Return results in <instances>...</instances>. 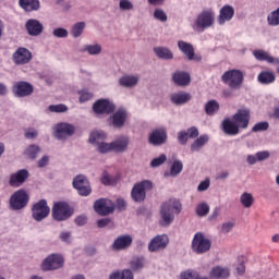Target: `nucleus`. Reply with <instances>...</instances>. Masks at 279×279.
Segmentation results:
<instances>
[{"label":"nucleus","mask_w":279,"mask_h":279,"mask_svg":"<svg viewBox=\"0 0 279 279\" xmlns=\"http://www.w3.org/2000/svg\"><path fill=\"white\" fill-rule=\"evenodd\" d=\"M182 213V203L175 198H171L161 205L160 215L165 226H169L175 218L174 215Z\"/></svg>","instance_id":"1"},{"label":"nucleus","mask_w":279,"mask_h":279,"mask_svg":"<svg viewBox=\"0 0 279 279\" xmlns=\"http://www.w3.org/2000/svg\"><path fill=\"white\" fill-rule=\"evenodd\" d=\"M75 209L68 202L59 201L52 206V219L54 221H66L73 217Z\"/></svg>","instance_id":"2"},{"label":"nucleus","mask_w":279,"mask_h":279,"mask_svg":"<svg viewBox=\"0 0 279 279\" xmlns=\"http://www.w3.org/2000/svg\"><path fill=\"white\" fill-rule=\"evenodd\" d=\"M154 184L149 180L135 183L131 191V198L137 204H143L147 199V191H151Z\"/></svg>","instance_id":"3"},{"label":"nucleus","mask_w":279,"mask_h":279,"mask_svg":"<svg viewBox=\"0 0 279 279\" xmlns=\"http://www.w3.org/2000/svg\"><path fill=\"white\" fill-rule=\"evenodd\" d=\"M243 80L244 76L241 70H229L221 76L223 84H227L231 90H240L241 86H243Z\"/></svg>","instance_id":"4"},{"label":"nucleus","mask_w":279,"mask_h":279,"mask_svg":"<svg viewBox=\"0 0 279 279\" xmlns=\"http://www.w3.org/2000/svg\"><path fill=\"white\" fill-rule=\"evenodd\" d=\"M191 247L194 254H206V252H210V247H213V241L206 238L203 232H197L192 240Z\"/></svg>","instance_id":"5"},{"label":"nucleus","mask_w":279,"mask_h":279,"mask_svg":"<svg viewBox=\"0 0 279 279\" xmlns=\"http://www.w3.org/2000/svg\"><path fill=\"white\" fill-rule=\"evenodd\" d=\"M215 25V11L213 9L203 10L196 17L195 27L196 29H208Z\"/></svg>","instance_id":"6"},{"label":"nucleus","mask_w":279,"mask_h":279,"mask_svg":"<svg viewBox=\"0 0 279 279\" xmlns=\"http://www.w3.org/2000/svg\"><path fill=\"white\" fill-rule=\"evenodd\" d=\"M62 267H64V257L56 253L46 257L41 263L43 271H56V269H62Z\"/></svg>","instance_id":"7"},{"label":"nucleus","mask_w":279,"mask_h":279,"mask_svg":"<svg viewBox=\"0 0 279 279\" xmlns=\"http://www.w3.org/2000/svg\"><path fill=\"white\" fill-rule=\"evenodd\" d=\"M29 204V194L25 190H19L10 198L12 210H23Z\"/></svg>","instance_id":"8"},{"label":"nucleus","mask_w":279,"mask_h":279,"mask_svg":"<svg viewBox=\"0 0 279 279\" xmlns=\"http://www.w3.org/2000/svg\"><path fill=\"white\" fill-rule=\"evenodd\" d=\"M49 213H51V208L47 204L46 199H40L32 207V217L35 221H43V219H47V217H49Z\"/></svg>","instance_id":"9"},{"label":"nucleus","mask_w":279,"mask_h":279,"mask_svg":"<svg viewBox=\"0 0 279 279\" xmlns=\"http://www.w3.org/2000/svg\"><path fill=\"white\" fill-rule=\"evenodd\" d=\"M72 184L74 189L77 190V193L78 195H81V197H88V195L93 193V189L90 187V182L88 181V178L84 177L83 174L74 178Z\"/></svg>","instance_id":"10"},{"label":"nucleus","mask_w":279,"mask_h":279,"mask_svg":"<svg viewBox=\"0 0 279 279\" xmlns=\"http://www.w3.org/2000/svg\"><path fill=\"white\" fill-rule=\"evenodd\" d=\"M32 51L25 47H19L12 54V60L16 66H23L32 62Z\"/></svg>","instance_id":"11"},{"label":"nucleus","mask_w":279,"mask_h":279,"mask_svg":"<svg viewBox=\"0 0 279 279\" xmlns=\"http://www.w3.org/2000/svg\"><path fill=\"white\" fill-rule=\"evenodd\" d=\"M252 112L247 108L239 109L232 117V120L235 122L236 126L240 130H247L250 125V119Z\"/></svg>","instance_id":"12"},{"label":"nucleus","mask_w":279,"mask_h":279,"mask_svg":"<svg viewBox=\"0 0 279 279\" xmlns=\"http://www.w3.org/2000/svg\"><path fill=\"white\" fill-rule=\"evenodd\" d=\"M114 110H117V106L108 99H98L93 105V112L95 114H112Z\"/></svg>","instance_id":"13"},{"label":"nucleus","mask_w":279,"mask_h":279,"mask_svg":"<svg viewBox=\"0 0 279 279\" xmlns=\"http://www.w3.org/2000/svg\"><path fill=\"white\" fill-rule=\"evenodd\" d=\"M74 134H75V126L73 124L62 122L57 124L56 126L54 136L59 141H66L69 136H73Z\"/></svg>","instance_id":"14"},{"label":"nucleus","mask_w":279,"mask_h":279,"mask_svg":"<svg viewBox=\"0 0 279 279\" xmlns=\"http://www.w3.org/2000/svg\"><path fill=\"white\" fill-rule=\"evenodd\" d=\"M12 93L15 97H29L34 93V85L20 81L13 85Z\"/></svg>","instance_id":"15"},{"label":"nucleus","mask_w":279,"mask_h":279,"mask_svg":"<svg viewBox=\"0 0 279 279\" xmlns=\"http://www.w3.org/2000/svg\"><path fill=\"white\" fill-rule=\"evenodd\" d=\"M178 48L181 52H183L187 60H194V62H202V56L195 54V48L192 46V44H189L184 40H179Z\"/></svg>","instance_id":"16"},{"label":"nucleus","mask_w":279,"mask_h":279,"mask_svg":"<svg viewBox=\"0 0 279 279\" xmlns=\"http://www.w3.org/2000/svg\"><path fill=\"white\" fill-rule=\"evenodd\" d=\"M167 245H169V236L167 234L156 235L148 243V251L162 252V250H167Z\"/></svg>","instance_id":"17"},{"label":"nucleus","mask_w":279,"mask_h":279,"mask_svg":"<svg viewBox=\"0 0 279 279\" xmlns=\"http://www.w3.org/2000/svg\"><path fill=\"white\" fill-rule=\"evenodd\" d=\"M94 210L97 215L106 217L107 215H112L114 213V205L108 203L106 198H99L94 203Z\"/></svg>","instance_id":"18"},{"label":"nucleus","mask_w":279,"mask_h":279,"mask_svg":"<svg viewBox=\"0 0 279 279\" xmlns=\"http://www.w3.org/2000/svg\"><path fill=\"white\" fill-rule=\"evenodd\" d=\"M27 178H29V171L27 169L17 170L15 173L10 175L9 184L14 189H19V186H23V184H25Z\"/></svg>","instance_id":"19"},{"label":"nucleus","mask_w":279,"mask_h":279,"mask_svg":"<svg viewBox=\"0 0 279 279\" xmlns=\"http://www.w3.org/2000/svg\"><path fill=\"white\" fill-rule=\"evenodd\" d=\"M167 138H168V136H167L166 129H163V128L155 129L149 134L148 143H150V145L160 146V145H165V143H167Z\"/></svg>","instance_id":"20"},{"label":"nucleus","mask_w":279,"mask_h":279,"mask_svg":"<svg viewBox=\"0 0 279 279\" xmlns=\"http://www.w3.org/2000/svg\"><path fill=\"white\" fill-rule=\"evenodd\" d=\"M113 128L121 129L128 121V111L125 109H118L110 118Z\"/></svg>","instance_id":"21"},{"label":"nucleus","mask_w":279,"mask_h":279,"mask_svg":"<svg viewBox=\"0 0 279 279\" xmlns=\"http://www.w3.org/2000/svg\"><path fill=\"white\" fill-rule=\"evenodd\" d=\"M231 19H234V7L226 4L219 11L218 23L219 25H226Z\"/></svg>","instance_id":"22"},{"label":"nucleus","mask_w":279,"mask_h":279,"mask_svg":"<svg viewBox=\"0 0 279 279\" xmlns=\"http://www.w3.org/2000/svg\"><path fill=\"white\" fill-rule=\"evenodd\" d=\"M199 136V131L195 126H191L187 131H180L178 133V142L180 145H186L189 138H197Z\"/></svg>","instance_id":"23"},{"label":"nucleus","mask_w":279,"mask_h":279,"mask_svg":"<svg viewBox=\"0 0 279 279\" xmlns=\"http://www.w3.org/2000/svg\"><path fill=\"white\" fill-rule=\"evenodd\" d=\"M26 31L28 32L29 36H40L45 26L38 20L31 19L26 22Z\"/></svg>","instance_id":"24"},{"label":"nucleus","mask_w":279,"mask_h":279,"mask_svg":"<svg viewBox=\"0 0 279 279\" xmlns=\"http://www.w3.org/2000/svg\"><path fill=\"white\" fill-rule=\"evenodd\" d=\"M172 82L177 86H189V84H191V74L184 71H175L172 74Z\"/></svg>","instance_id":"25"},{"label":"nucleus","mask_w":279,"mask_h":279,"mask_svg":"<svg viewBox=\"0 0 279 279\" xmlns=\"http://www.w3.org/2000/svg\"><path fill=\"white\" fill-rule=\"evenodd\" d=\"M240 130L241 129L236 125V122L234 120L227 118L222 121V132H225V134H227L228 136H236Z\"/></svg>","instance_id":"26"},{"label":"nucleus","mask_w":279,"mask_h":279,"mask_svg":"<svg viewBox=\"0 0 279 279\" xmlns=\"http://www.w3.org/2000/svg\"><path fill=\"white\" fill-rule=\"evenodd\" d=\"M130 245H132L131 235H120L114 240L112 248L116 250V252H121V250H128Z\"/></svg>","instance_id":"27"},{"label":"nucleus","mask_w":279,"mask_h":279,"mask_svg":"<svg viewBox=\"0 0 279 279\" xmlns=\"http://www.w3.org/2000/svg\"><path fill=\"white\" fill-rule=\"evenodd\" d=\"M170 99L172 104H175V106H184V104H189V101H191V94L185 92L174 93L170 96Z\"/></svg>","instance_id":"28"},{"label":"nucleus","mask_w":279,"mask_h":279,"mask_svg":"<svg viewBox=\"0 0 279 279\" xmlns=\"http://www.w3.org/2000/svg\"><path fill=\"white\" fill-rule=\"evenodd\" d=\"M130 141L128 140V137H120L118 140H116L114 142H111V149L112 151H116L117 154H121L123 151H125V149H128V145H129Z\"/></svg>","instance_id":"29"},{"label":"nucleus","mask_w":279,"mask_h":279,"mask_svg":"<svg viewBox=\"0 0 279 279\" xmlns=\"http://www.w3.org/2000/svg\"><path fill=\"white\" fill-rule=\"evenodd\" d=\"M210 278L215 279H228L230 278V269L223 268L221 266H216L209 272Z\"/></svg>","instance_id":"30"},{"label":"nucleus","mask_w":279,"mask_h":279,"mask_svg":"<svg viewBox=\"0 0 279 279\" xmlns=\"http://www.w3.org/2000/svg\"><path fill=\"white\" fill-rule=\"evenodd\" d=\"M20 8L25 10V12H34L40 10V1L38 0H19Z\"/></svg>","instance_id":"31"},{"label":"nucleus","mask_w":279,"mask_h":279,"mask_svg":"<svg viewBox=\"0 0 279 279\" xmlns=\"http://www.w3.org/2000/svg\"><path fill=\"white\" fill-rule=\"evenodd\" d=\"M254 58H256L259 62H268V64H276L278 60L276 58L268 54L265 50H255L253 51Z\"/></svg>","instance_id":"32"},{"label":"nucleus","mask_w":279,"mask_h":279,"mask_svg":"<svg viewBox=\"0 0 279 279\" xmlns=\"http://www.w3.org/2000/svg\"><path fill=\"white\" fill-rule=\"evenodd\" d=\"M257 80L259 84L269 85L276 82V74L270 71H263L258 74Z\"/></svg>","instance_id":"33"},{"label":"nucleus","mask_w":279,"mask_h":279,"mask_svg":"<svg viewBox=\"0 0 279 279\" xmlns=\"http://www.w3.org/2000/svg\"><path fill=\"white\" fill-rule=\"evenodd\" d=\"M154 52L160 60H173V52L167 47H155Z\"/></svg>","instance_id":"34"},{"label":"nucleus","mask_w":279,"mask_h":279,"mask_svg":"<svg viewBox=\"0 0 279 279\" xmlns=\"http://www.w3.org/2000/svg\"><path fill=\"white\" fill-rule=\"evenodd\" d=\"M208 141H210V137H208V135H201L191 144V151H201L202 147H204V145H206Z\"/></svg>","instance_id":"35"},{"label":"nucleus","mask_w":279,"mask_h":279,"mask_svg":"<svg viewBox=\"0 0 279 279\" xmlns=\"http://www.w3.org/2000/svg\"><path fill=\"white\" fill-rule=\"evenodd\" d=\"M119 84L123 86V88L136 86L138 84V76L123 75L119 78Z\"/></svg>","instance_id":"36"},{"label":"nucleus","mask_w":279,"mask_h":279,"mask_svg":"<svg viewBox=\"0 0 279 279\" xmlns=\"http://www.w3.org/2000/svg\"><path fill=\"white\" fill-rule=\"evenodd\" d=\"M146 263L147 262L143 256H136L131 259L130 267L132 271H141L142 269H144Z\"/></svg>","instance_id":"37"},{"label":"nucleus","mask_w":279,"mask_h":279,"mask_svg":"<svg viewBox=\"0 0 279 279\" xmlns=\"http://www.w3.org/2000/svg\"><path fill=\"white\" fill-rule=\"evenodd\" d=\"M109 279H134V274L130 269L116 270L109 276Z\"/></svg>","instance_id":"38"},{"label":"nucleus","mask_w":279,"mask_h":279,"mask_svg":"<svg viewBox=\"0 0 279 279\" xmlns=\"http://www.w3.org/2000/svg\"><path fill=\"white\" fill-rule=\"evenodd\" d=\"M101 141H106V133L101 131H93L89 136V143L99 145Z\"/></svg>","instance_id":"39"},{"label":"nucleus","mask_w":279,"mask_h":279,"mask_svg":"<svg viewBox=\"0 0 279 279\" xmlns=\"http://www.w3.org/2000/svg\"><path fill=\"white\" fill-rule=\"evenodd\" d=\"M240 202L244 208H252L254 205V196L251 193L244 192L240 196Z\"/></svg>","instance_id":"40"},{"label":"nucleus","mask_w":279,"mask_h":279,"mask_svg":"<svg viewBox=\"0 0 279 279\" xmlns=\"http://www.w3.org/2000/svg\"><path fill=\"white\" fill-rule=\"evenodd\" d=\"M184 169V163H182L181 160H174L170 168V175L172 178H175L177 175H180L182 173V170Z\"/></svg>","instance_id":"41"},{"label":"nucleus","mask_w":279,"mask_h":279,"mask_svg":"<svg viewBox=\"0 0 279 279\" xmlns=\"http://www.w3.org/2000/svg\"><path fill=\"white\" fill-rule=\"evenodd\" d=\"M205 111H206V114H208L209 117H213L215 112H219V102H217L216 100H209L205 105Z\"/></svg>","instance_id":"42"},{"label":"nucleus","mask_w":279,"mask_h":279,"mask_svg":"<svg viewBox=\"0 0 279 279\" xmlns=\"http://www.w3.org/2000/svg\"><path fill=\"white\" fill-rule=\"evenodd\" d=\"M267 23L270 25V27H278L279 25V8L272 11L267 16Z\"/></svg>","instance_id":"43"},{"label":"nucleus","mask_w":279,"mask_h":279,"mask_svg":"<svg viewBox=\"0 0 279 279\" xmlns=\"http://www.w3.org/2000/svg\"><path fill=\"white\" fill-rule=\"evenodd\" d=\"M84 27H86V23L84 22L76 23L71 31L73 38H80V35L84 33Z\"/></svg>","instance_id":"44"},{"label":"nucleus","mask_w":279,"mask_h":279,"mask_svg":"<svg viewBox=\"0 0 279 279\" xmlns=\"http://www.w3.org/2000/svg\"><path fill=\"white\" fill-rule=\"evenodd\" d=\"M210 213V206L206 203H201L196 206V215L198 217H206Z\"/></svg>","instance_id":"45"},{"label":"nucleus","mask_w":279,"mask_h":279,"mask_svg":"<svg viewBox=\"0 0 279 279\" xmlns=\"http://www.w3.org/2000/svg\"><path fill=\"white\" fill-rule=\"evenodd\" d=\"M85 51H87L89 56H99V53H101V45H87L85 46Z\"/></svg>","instance_id":"46"},{"label":"nucleus","mask_w":279,"mask_h":279,"mask_svg":"<svg viewBox=\"0 0 279 279\" xmlns=\"http://www.w3.org/2000/svg\"><path fill=\"white\" fill-rule=\"evenodd\" d=\"M78 95H80V98H78L80 104H86V101H90V99H93V93L86 89L80 90Z\"/></svg>","instance_id":"47"},{"label":"nucleus","mask_w":279,"mask_h":279,"mask_svg":"<svg viewBox=\"0 0 279 279\" xmlns=\"http://www.w3.org/2000/svg\"><path fill=\"white\" fill-rule=\"evenodd\" d=\"M269 130V122H258L252 128V132H267Z\"/></svg>","instance_id":"48"},{"label":"nucleus","mask_w":279,"mask_h":279,"mask_svg":"<svg viewBox=\"0 0 279 279\" xmlns=\"http://www.w3.org/2000/svg\"><path fill=\"white\" fill-rule=\"evenodd\" d=\"M167 162V155H160L157 158H154L150 162V167L156 168L160 167L161 165H165Z\"/></svg>","instance_id":"49"},{"label":"nucleus","mask_w":279,"mask_h":279,"mask_svg":"<svg viewBox=\"0 0 279 279\" xmlns=\"http://www.w3.org/2000/svg\"><path fill=\"white\" fill-rule=\"evenodd\" d=\"M198 277L199 272L193 270H186L180 275V279H197Z\"/></svg>","instance_id":"50"},{"label":"nucleus","mask_w":279,"mask_h":279,"mask_svg":"<svg viewBox=\"0 0 279 279\" xmlns=\"http://www.w3.org/2000/svg\"><path fill=\"white\" fill-rule=\"evenodd\" d=\"M48 110L50 112H66V110H69V107H66L65 105H50L48 107Z\"/></svg>","instance_id":"51"},{"label":"nucleus","mask_w":279,"mask_h":279,"mask_svg":"<svg viewBox=\"0 0 279 279\" xmlns=\"http://www.w3.org/2000/svg\"><path fill=\"white\" fill-rule=\"evenodd\" d=\"M98 151L100 154H108V151H112V143H104V142H100L98 144Z\"/></svg>","instance_id":"52"},{"label":"nucleus","mask_w":279,"mask_h":279,"mask_svg":"<svg viewBox=\"0 0 279 279\" xmlns=\"http://www.w3.org/2000/svg\"><path fill=\"white\" fill-rule=\"evenodd\" d=\"M39 151H40V147H38L37 145H31L27 148L26 154H27V156H29V158H32L34 160V158H36V156H38Z\"/></svg>","instance_id":"53"},{"label":"nucleus","mask_w":279,"mask_h":279,"mask_svg":"<svg viewBox=\"0 0 279 279\" xmlns=\"http://www.w3.org/2000/svg\"><path fill=\"white\" fill-rule=\"evenodd\" d=\"M154 17L161 23L167 22V13L162 9L155 10Z\"/></svg>","instance_id":"54"},{"label":"nucleus","mask_w":279,"mask_h":279,"mask_svg":"<svg viewBox=\"0 0 279 279\" xmlns=\"http://www.w3.org/2000/svg\"><path fill=\"white\" fill-rule=\"evenodd\" d=\"M53 36H56V38H66V36H69V31L65 28H56L53 31Z\"/></svg>","instance_id":"55"},{"label":"nucleus","mask_w":279,"mask_h":279,"mask_svg":"<svg viewBox=\"0 0 279 279\" xmlns=\"http://www.w3.org/2000/svg\"><path fill=\"white\" fill-rule=\"evenodd\" d=\"M24 136L28 140L36 138V136H38V131L35 129H27L24 133Z\"/></svg>","instance_id":"56"},{"label":"nucleus","mask_w":279,"mask_h":279,"mask_svg":"<svg viewBox=\"0 0 279 279\" xmlns=\"http://www.w3.org/2000/svg\"><path fill=\"white\" fill-rule=\"evenodd\" d=\"M234 228V222H225L221 226V232L222 234H228V232H230V230H232Z\"/></svg>","instance_id":"57"},{"label":"nucleus","mask_w":279,"mask_h":279,"mask_svg":"<svg viewBox=\"0 0 279 279\" xmlns=\"http://www.w3.org/2000/svg\"><path fill=\"white\" fill-rule=\"evenodd\" d=\"M269 156H270V154L267 150L256 153V158H257L258 162H263V160H267V158H269Z\"/></svg>","instance_id":"58"},{"label":"nucleus","mask_w":279,"mask_h":279,"mask_svg":"<svg viewBox=\"0 0 279 279\" xmlns=\"http://www.w3.org/2000/svg\"><path fill=\"white\" fill-rule=\"evenodd\" d=\"M116 208L118 210H125V208H128V203L123 198H118L116 203Z\"/></svg>","instance_id":"59"},{"label":"nucleus","mask_w":279,"mask_h":279,"mask_svg":"<svg viewBox=\"0 0 279 279\" xmlns=\"http://www.w3.org/2000/svg\"><path fill=\"white\" fill-rule=\"evenodd\" d=\"M120 8L122 10H132L134 8V4H132V2H130L129 0H121Z\"/></svg>","instance_id":"60"},{"label":"nucleus","mask_w":279,"mask_h":279,"mask_svg":"<svg viewBox=\"0 0 279 279\" xmlns=\"http://www.w3.org/2000/svg\"><path fill=\"white\" fill-rule=\"evenodd\" d=\"M100 182L102 183V184H105V186H109V184H111V180H110V174H108V172H104L102 173V177H101V179H100Z\"/></svg>","instance_id":"61"},{"label":"nucleus","mask_w":279,"mask_h":279,"mask_svg":"<svg viewBox=\"0 0 279 279\" xmlns=\"http://www.w3.org/2000/svg\"><path fill=\"white\" fill-rule=\"evenodd\" d=\"M75 223L76 226H86L88 218H86V216H78L75 218Z\"/></svg>","instance_id":"62"},{"label":"nucleus","mask_w":279,"mask_h":279,"mask_svg":"<svg viewBox=\"0 0 279 279\" xmlns=\"http://www.w3.org/2000/svg\"><path fill=\"white\" fill-rule=\"evenodd\" d=\"M110 218H102V219H99L97 221V227L98 228H106V226H108V223H110Z\"/></svg>","instance_id":"63"},{"label":"nucleus","mask_w":279,"mask_h":279,"mask_svg":"<svg viewBox=\"0 0 279 279\" xmlns=\"http://www.w3.org/2000/svg\"><path fill=\"white\" fill-rule=\"evenodd\" d=\"M208 186H210V181H202L197 186V191H207Z\"/></svg>","instance_id":"64"}]
</instances>
